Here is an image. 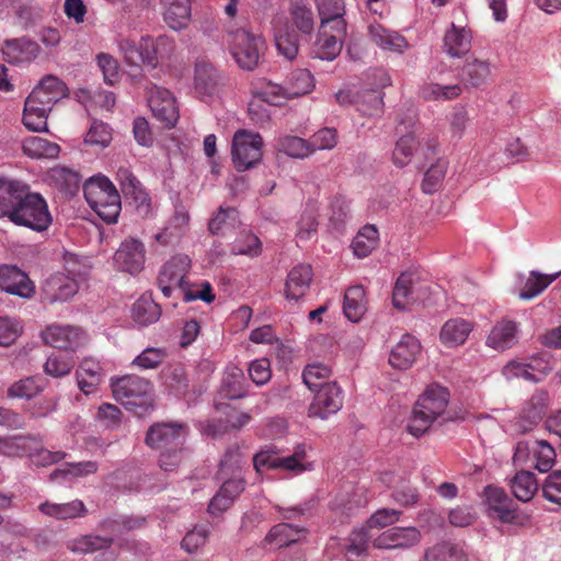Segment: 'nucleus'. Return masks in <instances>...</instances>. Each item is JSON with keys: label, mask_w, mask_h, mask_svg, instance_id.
<instances>
[{"label": "nucleus", "mask_w": 561, "mask_h": 561, "mask_svg": "<svg viewBox=\"0 0 561 561\" xmlns=\"http://www.w3.org/2000/svg\"><path fill=\"white\" fill-rule=\"evenodd\" d=\"M8 217L18 226L44 231L51 224V216L44 197L33 193L21 181L0 179V218Z\"/></svg>", "instance_id": "nucleus-1"}, {"label": "nucleus", "mask_w": 561, "mask_h": 561, "mask_svg": "<svg viewBox=\"0 0 561 561\" xmlns=\"http://www.w3.org/2000/svg\"><path fill=\"white\" fill-rule=\"evenodd\" d=\"M188 427L184 423H154L146 435V444L160 453L159 466L164 471H173L186 455L184 444Z\"/></svg>", "instance_id": "nucleus-2"}, {"label": "nucleus", "mask_w": 561, "mask_h": 561, "mask_svg": "<svg viewBox=\"0 0 561 561\" xmlns=\"http://www.w3.org/2000/svg\"><path fill=\"white\" fill-rule=\"evenodd\" d=\"M448 402L449 392L446 388L438 385L428 386L413 407L408 432L417 438L424 435L439 417H443V421L449 420L444 417Z\"/></svg>", "instance_id": "nucleus-3"}, {"label": "nucleus", "mask_w": 561, "mask_h": 561, "mask_svg": "<svg viewBox=\"0 0 561 561\" xmlns=\"http://www.w3.org/2000/svg\"><path fill=\"white\" fill-rule=\"evenodd\" d=\"M89 206L107 224L116 222L121 213V196L105 176L90 179L83 186Z\"/></svg>", "instance_id": "nucleus-4"}, {"label": "nucleus", "mask_w": 561, "mask_h": 561, "mask_svg": "<svg viewBox=\"0 0 561 561\" xmlns=\"http://www.w3.org/2000/svg\"><path fill=\"white\" fill-rule=\"evenodd\" d=\"M227 42L229 50L240 68L244 70L256 68L265 49V41L261 35L239 27L228 32Z\"/></svg>", "instance_id": "nucleus-5"}, {"label": "nucleus", "mask_w": 561, "mask_h": 561, "mask_svg": "<svg viewBox=\"0 0 561 561\" xmlns=\"http://www.w3.org/2000/svg\"><path fill=\"white\" fill-rule=\"evenodd\" d=\"M113 396L127 409H141V414L152 407V385L149 380L127 375L112 383Z\"/></svg>", "instance_id": "nucleus-6"}, {"label": "nucleus", "mask_w": 561, "mask_h": 561, "mask_svg": "<svg viewBox=\"0 0 561 561\" xmlns=\"http://www.w3.org/2000/svg\"><path fill=\"white\" fill-rule=\"evenodd\" d=\"M263 139L257 133L245 129L236 131L232 139V161L238 171H244L262 159Z\"/></svg>", "instance_id": "nucleus-7"}, {"label": "nucleus", "mask_w": 561, "mask_h": 561, "mask_svg": "<svg viewBox=\"0 0 561 561\" xmlns=\"http://www.w3.org/2000/svg\"><path fill=\"white\" fill-rule=\"evenodd\" d=\"M191 259L185 254H176L167 261L158 275V286L164 297H171L174 291L184 295L188 288L186 276L191 268Z\"/></svg>", "instance_id": "nucleus-8"}, {"label": "nucleus", "mask_w": 561, "mask_h": 561, "mask_svg": "<svg viewBox=\"0 0 561 561\" xmlns=\"http://www.w3.org/2000/svg\"><path fill=\"white\" fill-rule=\"evenodd\" d=\"M45 344L51 347L76 352L88 343L87 333L76 325H48L42 333Z\"/></svg>", "instance_id": "nucleus-9"}, {"label": "nucleus", "mask_w": 561, "mask_h": 561, "mask_svg": "<svg viewBox=\"0 0 561 561\" xmlns=\"http://www.w3.org/2000/svg\"><path fill=\"white\" fill-rule=\"evenodd\" d=\"M147 100L153 116L164 127L171 128L179 119V108L172 93L156 84L147 87Z\"/></svg>", "instance_id": "nucleus-10"}, {"label": "nucleus", "mask_w": 561, "mask_h": 561, "mask_svg": "<svg viewBox=\"0 0 561 561\" xmlns=\"http://www.w3.org/2000/svg\"><path fill=\"white\" fill-rule=\"evenodd\" d=\"M343 407V391L337 382H330L318 390L308 408L309 417L328 419Z\"/></svg>", "instance_id": "nucleus-11"}, {"label": "nucleus", "mask_w": 561, "mask_h": 561, "mask_svg": "<svg viewBox=\"0 0 561 561\" xmlns=\"http://www.w3.org/2000/svg\"><path fill=\"white\" fill-rule=\"evenodd\" d=\"M488 514L493 519L504 524H518L519 515L514 501L501 488L489 485L485 488Z\"/></svg>", "instance_id": "nucleus-12"}, {"label": "nucleus", "mask_w": 561, "mask_h": 561, "mask_svg": "<svg viewBox=\"0 0 561 561\" xmlns=\"http://www.w3.org/2000/svg\"><path fill=\"white\" fill-rule=\"evenodd\" d=\"M117 180L123 194L133 199L138 215L142 218L150 217L152 215L151 198L140 181L127 168L118 169Z\"/></svg>", "instance_id": "nucleus-13"}, {"label": "nucleus", "mask_w": 561, "mask_h": 561, "mask_svg": "<svg viewBox=\"0 0 561 561\" xmlns=\"http://www.w3.org/2000/svg\"><path fill=\"white\" fill-rule=\"evenodd\" d=\"M346 37V24L337 21V25L321 27L316 42L314 55L322 60L335 59Z\"/></svg>", "instance_id": "nucleus-14"}, {"label": "nucleus", "mask_w": 561, "mask_h": 561, "mask_svg": "<svg viewBox=\"0 0 561 561\" xmlns=\"http://www.w3.org/2000/svg\"><path fill=\"white\" fill-rule=\"evenodd\" d=\"M146 260L145 245L140 240L129 238L121 243L114 254V263L119 271L131 275L142 271Z\"/></svg>", "instance_id": "nucleus-15"}, {"label": "nucleus", "mask_w": 561, "mask_h": 561, "mask_svg": "<svg viewBox=\"0 0 561 561\" xmlns=\"http://www.w3.org/2000/svg\"><path fill=\"white\" fill-rule=\"evenodd\" d=\"M492 71L493 66L489 59L471 55L466 58L460 69V82L465 89H480L490 82Z\"/></svg>", "instance_id": "nucleus-16"}, {"label": "nucleus", "mask_w": 561, "mask_h": 561, "mask_svg": "<svg viewBox=\"0 0 561 561\" xmlns=\"http://www.w3.org/2000/svg\"><path fill=\"white\" fill-rule=\"evenodd\" d=\"M0 288L8 294L31 298L35 285L28 275L15 265H0Z\"/></svg>", "instance_id": "nucleus-17"}, {"label": "nucleus", "mask_w": 561, "mask_h": 561, "mask_svg": "<svg viewBox=\"0 0 561 561\" xmlns=\"http://www.w3.org/2000/svg\"><path fill=\"white\" fill-rule=\"evenodd\" d=\"M421 539V534L415 527H392L373 540V547L376 549H407Z\"/></svg>", "instance_id": "nucleus-18"}, {"label": "nucleus", "mask_w": 561, "mask_h": 561, "mask_svg": "<svg viewBox=\"0 0 561 561\" xmlns=\"http://www.w3.org/2000/svg\"><path fill=\"white\" fill-rule=\"evenodd\" d=\"M221 480L222 484L219 491L211 499L208 505V511L211 514H218L229 508L233 501L244 490L245 481L241 476H226L225 479Z\"/></svg>", "instance_id": "nucleus-19"}, {"label": "nucleus", "mask_w": 561, "mask_h": 561, "mask_svg": "<svg viewBox=\"0 0 561 561\" xmlns=\"http://www.w3.org/2000/svg\"><path fill=\"white\" fill-rule=\"evenodd\" d=\"M472 31L467 25H456L451 23L444 35V51L453 57L460 58L467 55L471 49Z\"/></svg>", "instance_id": "nucleus-20"}, {"label": "nucleus", "mask_w": 561, "mask_h": 561, "mask_svg": "<svg viewBox=\"0 0 561 561\" xmlns=\"http://www.w3.org/2000/svg\"><path fill=\"white\" fill-rule=\"evenodd\" d=\"M2 53L10 64H28L38 57L41 47L36 42L22 37L5 41Z\"/></svg>", "instance_id": "nucleus-21"}, {"label": "nucleus", "mask_w": 561, "mask_h": 561, "mask_svg": "<svg viewBox=\"0 0 561 561\" xmlns=\"http://www.w3.org/2000/svg\"><path fill=\"white\" fill-rule=\"evenodd\" d=\"M307 534V528L290 524V523H279L274 525L262 541V547L265 548L267 546L280 549L283 547H288L301 539L302 536Z\"/></svg>", "instance_id": "nucleus-22"}, {"label": "nucleus", "mask_w": 561, "mask_h": 561, "mask_svg": "<svg viewBox=\"0 0 561 561\" xmlns=\"http://www.w3.org/2000/svg\"><path fill=\"white\" fill-rule=\"evenodd\" d=\"M421 352L420 342L410 334H404L392 347L389 364L397 369L405 370L412 367Z\"/></svg>", "instance_id": "nucleus-23"}, {"label": "nucleus", "mask_w": 561, "mask_h": 561, "mask_svg": "<svg viewBox=\"0 0 561 561\" xmlns=\"http://www.w3.org/2000/svg\"><path fill=\"white\" fill-rule=\"evenodd\" d=\"M312 268L308 264H298L288 273L285 295L289 300L297 301L306 295L312 280Z\"/></svg>", "instance_id": "nucleus-24"}, {"label": "nucleus", "mask_w": 561, "mask_h": 561, "mask_svg": "<svg viewBox=\"0 0 561 561\" xmlns=\"http://www.w3.org/2000/svg\"><path fill=\"white\" fill-rule=\"evenodd\" d=\"M548 392L537 390L525 403L520 420L517 423L518 430L523 433L529 431L546 413L548 403Z\"/></svg>", "instance_id": "nucleus-25"}, {"label": "nucleus", "mask_w": 561, "mask_h": 561, "mask_svg": "<svg viewBox=\"0 0 561 561\" xmlns=\"http://www.w3.org/2000/svg\"><path fill=\"white\" fill-rule=\"evenodd\" d=\"M77 383L84 394L94 393L103 380V370L100 363L91 357L81 360L76 370Z\"/></svg>", "instance_id": "nucleus-26"}, {"label": "nucleus", "mask_w": 561, "mask_h": 561, "mask_svg": "<svg viewBox=\"0 0 561 561\" xmlns=\"http://www.w3.org/2000/svg\"><path fill=\"white\" fill-rule=\"evenodd\" d=\"M473 330V323L462 318L449 319L440 329V342L447 347L462 345Z\"/></svg>", "instance_id": "nucleus-27"}, {"label": "nucleus", "mask_w": 561, "mask_h": 561, "mask_svg": "<svg viewBox=\"0 0 561 561\" xmlns=\"http://www.w3.org/2000/svg\"><path fill=\"white\" fill-rule=\"evenodd\" d=\"M44 290L51 302L66 301L78 293L79 286L73 277L58 273L46 280Z\"/></svg>", "instance_id": "nucleus-28"}, {"label": "nucleus", "mask_w": 561, "mask_h": 561, "mask_svg": "<svg viewBox=\"0 0 561 561\" xmlns=\"http://www.w3.org/2000/svg\"><path fill=\"white\" fill-rule=\"evenodd\" d=\"M188 222L190 215L187 209L182 205H176L168 226L154 236L156 241L165 245L179 240L187 230Z\"/></svg>", "instance_id": "nucleus-29"}, {"label": "nucleus", "mask_w": 561, "mask_h": 561, "mask_svg": "<svg viewBox=\"0 0 561 561\" xmlns=\"http://www.w3.org/2000/svg\"><path fill=\"white\" fill-rule=\"evenodd\" d=\"M243 369L236 365H228L224 371L220 394L226 399H240L247 394Z\"/></svg>", "instance_id": "nucleus-30"}, {"label": "nucleus", "mask_w": 561, "mask_h": 561, "mask_svg": "<svg viewBox=\"0 0 561 561\" xmlns=\"http://www.w3.org/2000/svg\"><path fill=\"white\" fill-rule=\"evenodd\" d=\"M38 510L49 517L56 519H69L85 516L88 510L80 500H73L68 503H53L46 501L39 504Z\"/></svg>", "instance_id": "nucleus-31"}, {"label": "nucleus", "mask_w": 561, "mask_h": 561, "mask_svg": "<svg viewBox=\"0 0 561 561\" xmlns=\"http://www.w3.org/2000/svg\"><path fill=\"white\" fill-rule=\"evenodd\" d=\"M367 310L366 293L363 286L355 285L344 294L343 311L352 322H358Z\"/></svg>", "instance_id": "nucleus-32"}, {"label": "nucleus", "mask_w": 561, "mask_h": 561, "mask_svg": "<svg viewBox=\"0 0 561 561\" xmlns=\"http://www.w3.org/2000/svg\"><path fill=\"white\" fill-rule=\"evenodd\" d=\"M517 324L511 320L497 322L491 330L486 345L495 350H506L516 343Z\"/></svg>", "instance_id": "nucleus-33"}, {"label": "nucleus", "mask_w": 561, "mask_h": 561, "mask_svg": "<svg viewBox=\"0 0 561 561\" xmlns=\"http://www.w3.org/2000/svg\"><path fill=\"white\" fill-rule=\"evenodd\" d=\"M369 35L371 41L382 49L402 53L408 47V43L402 35L380 24L370 25Z\"/></svg>", "instance_id": "nucleus-34"}, {"label": "nucleus", "mask_w": 561, "mask_h": 561, "mask_svg": "<svg viewBox=\"0 0 561 561\" xmlns=\"http://www.w3.org/2000/svg\"><path fill=\"white\" fill-rule=\"evenodd\" d=\"M289 14L293 24L302 35L310 36L314 31V14L307 0H291Z\"/></svg>", "instance_id": "nucleus-35"}, {"label": "nucleus", "mask_w": 561, "mask_h": 561, "mask_svg": "<svg viewBox=\"0 0 561 561\" xmlns=\"http://www.w3.org/2000/svg\"><path fill=\"white\" fill-rule=\"evenodd\" d=\"M167 7L164 21L173 30H181L186 26L191 18L190 0H161Z\"/></svg>", "instance_id": "nucleus-36"}, {"label": "nucleus", "mask_w": 561, "mask_h": 561, "mask_svg": "<svg viewBox=\"0 0 561 561\" xmlns=\"http://www.w3.org/2000/svg\"><path fill=\"white\" fill-rule=\"evenodd\" d=\"M274 39L280 55L288 60L296 58L299 50L298 34L288 23L275 28Z\"/></svg>", "instance_id": "nucleus-37"}, {"label": "nucleus", "mask_w": 561, "mask_h": 561, "mask_svg": "<svg viewBox=\"0 0 561 561\" xmlns=\"http://www.w3.org/2000/svg\"><path fill=\"white\" fill-rule=\"evenodd\" d=\"M321 27L337 25V21L346 24L344 20L345 3L343 0H314Z\"/></svg>", "instance_id": "nucleus-38"}, {"label": "nucleus", "mask_w": 561, "mask_h": 561, "mask_svg": "<svg viewBox=\"0 0 561 561\" xmlns=\"http://www.w3.org/2000/svg\"><path fill=\"white\" fill-rule=\"evenodd\" d=\"M560 275L561 271L553 274H542L537 271H531L523 289L519 291L518 297L522 300H530L537 297Z\"/></svg>", "instance_id": "nucleus-39"}, {"label": "nucleus", "mask_w": 561, "mask_h": 561, "mask_svg": "<svg viewBox=\"0 0 561 561\" xmlns=\"http://www.w3.org/2000/svg\"><path fill=\"white\" fill-rule=\"evenodd\" d=\"M160 316L161 308L150 296L142 295L133 306V319L140 325L152 324Z\"/></svg>", "instance_id": "nucleus-40"}, {"label": "nucleus", "mask_w": 561, "mask_h": 561, "mask_svg": "<svg viewBox=\"0 0 561 561\" xmlns=\"http://www.w3.org/2000/svg\"><path fill=\"white\" fill-rule=\"evenodd\" d=\"M239 225V213L233 207L220 206L218 211L210 218L208 229L210 233L225 236L234 230Z\"/></svg>", "instance_id": "nucleus-41"}, {"label": "nucleus", "mask_w": 561, "mask_h": 561, "mask_svg": "<svg viewBox=\"0 0 561 561\" xmlns=\"http://www.w3.org/2000/svg\"><path fill=\"white\" fill-rule=\"evenodd\" d=\"M23 152L35 159L56 158L59 153V146L39 136H31L23 140L22 144Z\"/></svg>", "instance_id": "nucleus-42"}, {"label": "nucleus", "mask_w": 561, "mask_h": 561, "mask_svg": "<svg viewBox=\"0 0 561 561\" xmlns=\"http://www.w3.org/2000/svg\"><path fill=\"white\" fill-rule=\"evenodd\" d=\"M511 489L517 500L528 502L536 494L538 482L533 472L520 470L512 479Z\"/></svg>", "instance_id": "nucleus-43"}, {"label": "nucleus", "mask_w": 561, "mask_h": 561, "mask_svg": "<svg viewBox=\"0 0 561 561\" xmlns=\"http://www.w3.org/2000/svg\"><path fill=\"white\" fill-rule=\"evenodd\" d=\"M113 541L111 537L84 535L68 541L67 548L72 552L87 554L108 549Z\"/></svg>", "instance_id": "nucleus-44"}, {"label": "nucleus", "mask_w": 561, "mask_h": 561, "mask_svg": "<svg viewBox=\"0 0 561 561\" xmlns=\"http://www.w3.org/2000/svg\"><path fill=\"white\" fill-rule=\"evenodd\" d=\"M287 94L290 99L310 93L314 88V80L307 69H296L290 72L286 80Z\"/></svg>", "instance_id": "nucleus-45"}, {"label": "nucleus", "mask_w": 561, "mask_h": 561, "mask_svg": "<svg viewBox=\"0 0 561 561\" xmlns=\"http://www.w3.org/2000/svg\"><path fill=\"white\" fill-rule=\"evenodd\" d=\"M371 536L366 527L354 529L346 539L343 550L347 561H354L353 557L359 558L367 556L369 540Z\"/></svg>", "instance_id": "nucleus-46"}, {"label": "nucleus", "mask_w": 561, "mask_h": 561, "mask_svg": "<svg viewBox=\"0 0 561 561\" xmlns=\"http://www.w3.org/2000/svg\"><path fill=\"white\" fill-rule=\"evenodd\" d=\"M379 240L378 230L375 226L367 225L362 228L352 242L354 254L358 257L368 256L377 247Z\"/></svg>", "instance_id": "nucleus-47"}, {"label": "nucleus", "mask_w": 561, "mask_h": 561, "mask_svg": "<svg viewBox=\"0 0 561 561\" xmlns=\"http://www.w3.org/2000/svg\"><path fill=\"white\" fill-rule=\"evenodd\" d=\"M419 146L413 133L402 135L396 142L392 151V162L398 168L408 165Z\"/></svg>", "instance_id": "nucleus-48"}, {"label": "nucleus", "mask_w": 561, "mask_h": 561, "mask_svg": "<svg viewBox=\"0 0 561 561\" xmlns=\"http://www.w3.org/2000/svg\"><path fill=\"white\" fill-rule=\"evenodd\" d=\"M414 277L411 273H402L393 287L392 304L398 310H403L413 300Z\"/></svg>", "instance_id": "nucleus-49"}, {"label": "nucleus", "mask_w": 561, "mask_h": 561, "mask_svg": "<svg viewBox=\"0 0 561 561\" xmlns=\"http://www.w3.org/2000/svg\"><path fill=\"white\" fill-rule=\"evenodd\" d=\"M332 374L331 368L328 365L321 363L308 364L302 371V379L305 385L311 390H318L327 383H330L328 379Z\"/></svg>", "instance_id": "nucleus-50"}, {"label": "nucleus", "mask_w": 561, "mask_h": 561, "mask_svg": "<svg viewBox=\"0 0 561 561\" xmlns=\"http://www.w3.org/2000/svg\"><path fill=\"white\" fill-rule=\"evenodd\" d=\"M424 561H466V556L456 545L442 542L425 551Z\"/></svg>", "instance_id": "nucleus-51"}, {"label": "nucleus", "mask_w": 561, "mask_h": 561, "mask_svg": "<svg viewBox=\"0 0 561 561\" xmlns=\"http://www.w3.org/2000/svg\"><path fill=\"white\" fill-rule=\"evenodd\" d=\"M277 150L296 159H305L311 156L308 140L298 136L280 137L277 141Z\"/></svg>", "instance_id": "nucleus-52"}, {"label": "nucleus", "mask_w": 561, "mask_h": 561, "mask_svg": "<svg viewBox=\"0 0 561 561\" xmlns=\"http://www.w3.org/2000/svg\"><path fill=\"white\" fill-rule=\"evenodd\" d=\"M255 94L264 102L274 105L280 106L287 100L290 99L289 94H287V88L285 85H279L272 81H266L261 83L259 88H256Z\"/></svg>", "instance_id": "nucleus-53"}, {"label": "nucleus", "mask_w": 561, "mask_h": 561, "mask_svg": "<svg viewBox=\"0 0 561 561\" xmlns=\"http://www.w3.org/2000/svg\"><path fill=\"white\" fill-rule=\"evenodd\" d=\"M242 454L238 444L229 446L220 460L218 479L227 476H240Z\"/></svg>", "instance_id": "nucleus-54"}, {"label": "nucleus", "mask_w": 561, "mask_h": 561, "mask_svg": "<svg viewBox=\"0 0 561 561\" xmlns=\"http://www.w3.org/2000/svg\"><path fill=\"white\" fill-rule=\"evenodd\" d=\"M357 110L366 116H377L382 113L383 96L379 90H367L358 95Z\"/></svg>", "instance_id": "nucleus-55"}, {"label": "nucleus", "mask_w": 561, "mask_h": 561, "mask_svg": "<svg viewBox=\"0 0 561 561\" xmlns=\"http://www.w3.org/2000/svg\"><path fill=\"white\" fill-rule=\"evenodd\" d=\"M535 446L531 448L535 468L540 472H548L556 462L554 448L546 440H535Z\"/></svg>", "instance_id": "nucleus-56"}, {"label": "nucleus", "mask_w": 561, "mask_h": 561, "mask_svg": "<svg viewBox=\"0 0 561 561\" xmlns=\"http://www.w3.org/2000/svg\"><path fill=\"white\" fill-rule=\"evenodd\" d=\"M44 382L37 377H27L15 381L9 389L8 396L11 398L31 399L41 392Z\"/></svg>", "instance_id": "nucleus-57"}, {"label": "nucleus", "mask_w": 561, "mask_h": 561, "mask_svg": "<svg viewBox=\"0 0 561 561\" xmlns=\"http://www.w3.org/2000/svg\"><path fill=\"white\" fill-rule=\"evenodd\" d=\"M217 71L208 64H197L195 67V88L204 94L213 93L217 84Z\"/></svg>", "instance_id": "nucleus-58"}, {"label": "nucleus", "mask_w": 561, "mask_h": 561, "mask_svg": "<svg viewBox=\"0 0 561 561\" xmlns=\"http://www.w3.org/2000/svg\"><path fill=\"white\" fill-rule=\"evenodd\" d=\"M73 367L75 360L72 356L51 354L44 364V371L54 378H60L67 376Z\"/></svg>", "instance_id": "nucleus-59"}, {"label": "nucleus", "mask_w": 561, "mask_h": 561, "mask_svg": "<svg viewBox=\"0 0 561 561\" xmlns=\"http://www.w3.org/2000/svg\"><path fill=\"white\" fill-rule=\"evenodd\" d=\"M48 112L31 103L25 102L23 112V124L32 131H42L47 129Z\"/></svg>", "instance_id": "nucleus-60"}, {"label": "nucleus", "mask_w": 561, "mask_h": 561, "mask_svg": "<svg viewBox=\"0 0 561 561\" xmlns=\"http://www.w3.org/2000/svg\"><path fill=\"white\" fill-rule=\"evenodd\" d=\"M165 385L178 394H185L188 390V378L181 364L172 365L164 373Z\"/></svg>", "instance_id": "nucleus-61"}, {"label": "nucleus", "mask_w": 561, "mask_h": 561, "mask_svg": "<svg viewBox=\"0 0 561 561\" xmlns=\"http://www.w3.org/2000/svg\"><path fill=\"white\" fill-rule=\"evenodd\" d=\"M393 501L401 506H413L420 500L419 491L410 481L400 479L394 486L392 494Z\"/></svg>", "instance_id": "nucleus-62"}, {"label": "nucleus", "mask_w": 561, "mask_h": 561, "mask_svg": "<svg viewBox=\"0 0 561 561\" xmlns=\"http://www.w3.org/2000/svg\"><path fill=\"white\" fill-rule=\"evenodd\" d=\"M308 142L311 154L317 150H331L337 144V131L330 127L321 128L310 137Z\"/></svg>", "instance_id": "nucleus-63"}, {"label": "nucleus", "mask_w": 561, "mask_h": 561, "mask_svg": "<svg viewBox=\"0 0 561 561\" xmlns=\"http://www.w3.org/2000/svg\"><path fill=\"white\" fill-rule=\"evenodd\" d=\"M262 251L260 239L251 233L244 232L236 240L231 252L236 255L257 256Z\"/></svg>", "instance_id": "nucleus-64"}]
</instances>
